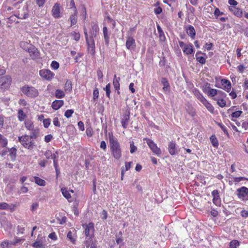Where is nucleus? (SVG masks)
<instances>
[{"instance_id":"obj_41","label":"nucleus","mask_w":248,"mask_h":248,"mask_svg":"<svg viewBox=\"0 0 248 248\" xmlns=\"http://www.w3.org/2000/svg\"><path fill=\"white\" fill-rule=\"evenodd\" d=\"M210 140L213 146L217 147L218 145V141L215 136H212L210 137Z\"/></svg>"},{"instance_id":"obj_5","label":"nucleus","mask_w":248,"mask_h":248,"mask_svg":"<svg viewBox=\"0 0 248 248\" xmlns=\"http://www.w3.org/2000/svg\"><path fill=\"white\" fill-rule=\"evenodd\" d=\"M238 198L242 201H248V188L242 186L236 191Z\"/></svg>"},{"instance_id":"obj_17","label":"nucleus","mask_w":248,"mask_h":248,"mask_svg":"<svg viewBox=\"0 0 248 248\" xmlns=\"http://www.w3.org/2000/svg\"><path fill=\"white\" fill-rule=\"evenodd\" d=\"M221 83L222 86L224 87V89H225L227 92H229L231 89V84L230 82L226 79H222L221 80Z\"/></svg>"},{"instance_id":"obj_61","label":"nucleus","mask_w":248,"mask_h":248,"mask_svg":"<svg viewBox=\"0 0 248 248\" xmlns=\"http://www.w3.org/2000/svg\"><path fill=\"white\" fill-rule=\"evenodd\" d=\"M28 189L27 187L22 186L21 187L20 191H19V194L26 193L28 192Z\"/></svg>"},{"instance_id":"obj_9","label":"nucleus","mask_w":248,"mask_h":248,"mask_svg":"<svg viewBox=\"0 0 248 248\" xmlns=\"http://www.w3.org/2000/svg\"><path fill=\"white\" fill-rule=\"evenodd\" d=\"M40 76L47 80H51L54 76V74L48 69H42L39 71Z\"/></svg>"},{"instance_id":"obj_48","label":"nucleus","mask_w":248,"mask_h":248,"mask_svg":"<svg viewBox=\"0 0 248 248\" xmlns=\"http://www.w3.org/2000/svg\"><path fill=\"white\" fill-rule=\"evenodd\" d=\"M217 125L221 128L222 131L224 132V133L226 135H228V130H227L226 127L223 124H222L221 123H218Z\"/></svg>"},{"instance_id":"obj_45","label":"nucleus","mask_w":248,"mask_h":248,"mask_svg":"<svg viewBox=\"0 0 248 248\" xmlns=\"http://www.w3.org/2000/svg\"><path fill=\"white\" fill-rule=\"evenodd\" d=\"M74 113V110L72 109H68L64 113V116L67 118H69L71 117L72 114Z\"/></svg>"},{"instance_id":"obj_34","label":"nucleus","mask_w":248,"mask_h":248,"mask_svg":"<svg viewBox=\"0 0 248 248\" xmlns=\"http://www.w3.org/2000/svg\"><path fill=\"white\" fill-rule=\"evenodd\" d=\"M34 182L38 185L40 186H45L46 185V182L45 180L40 178L38 177H34Z\"/></svg>"},{"instance_id":"obj_37","label":"nucleus","mask_w":248,"mask_h":248,"mask_svg":"<svg viewBox=\"0 0 248 248\" xmlns=\"http://www.w3.org/2000/svg\"><path fill=\"white\" fill-rule=\"evenodd\" d=\"M70 36L72 38L76 41H78L80 37V35L79 32L76 31H73L71 32Z\"/></svg>"},{"instance_id":"obj_33","label":"nucleus","mask_w":248,"mask_h":248,"mask_svg":"<svg viewBox=\"0 0 248 248\" xmlns=\"http://www.w3.org/2000/svg\"><path fill=\"white\" fill-rule=\"evenodd\" d=\"M77 14H78V12H77V11L75 10V12H74V14L70 16V20L71 24V26L76 24V23H77Z\"/></svg>"},{"instance_id":"obj_40","label":"nucleus","mask_w":248,"mask_h":248,"mask_svg":"<svg viewBox=\"0 0 248 248\" xmlns=\"http://www.w3.org/2000/svg\"><path fill=\"white\" fill-rule=\"evenodd\" d=\"M239 245L238 241L233 240L230 243V248H236Z\"/></svg>"},{"instance_id":"obj_51","label":"nucleus","mask_w":248,"mask_h":248,"mask_svg":"<svg viewBox=\"0 0 248 248\" xmlns=\"http://www.w3.org/2000/svg\"><path fill=\"white\" fill-rule=\"evenodd\" d=\"M99 96V91L97 89L94 90L93 92V99L95 100L98 98Z\"/></svg>"},{"instance_id":"obj_16","label":"nucleus","mask_w":248,"mask_h":248,"mask_svg":"<svg viewBox=\"0 0 248 248\" xmlns=\"http://www.w3.org/2000/svg\"><path fill=\"white\" fill-rule=\"evenodd\" d=\"M64 102L62 100H57L53 102L52 108L55 110H58L63 105Z\"/></svg>"},{"instance_id":"obj_58","label":"nucleus","mask_w":248,"mask_h":248,"mask_svg":"<svg viewBox=\"0 0 248 248\" xmlns=\"http://www.w3.org/2000/svg\"><path fill=\"white\" fill-rule=\"evenodd\" d=\"M52 138L53 137L51 134L47 135L45 137V141L47 143L49 142L51 140Z\"/></svg>"},{"instance_id":"obj_39","label":"nucleus","mask_w":248,"mask_h":248,"mask_svg":"<svg viewBox=\"0 0 248 248\" xmlns=\"http://www.w3.org/2000/svg\"><path fill=\"white\" fill-rule=\"evenodd\" d=\"M7 144V140L1 134H0V146L5 147Z\"/></svg>"},{"instance_id":"obj_32","label":"nucleus","mask_w":248,"mask_h":248,"mask_svg":"<svg viewBox=\"0 0 248 248\" xmlns=\"http://www.w3.org/2000/svg\"><path fill=\"white\" fill-rule=\"evenodd\" d=\"M9 152L10 153L9 155L11 159L12 160H14L16 155V149L15 148L13 147L9 150Z\"/></svg>"},{"instance_id":"obj_30","label":"nucleus","mask_w":248,"mask_h":248,"mask_svg":"<svg viewBox=\"0 0 248 248\" xmlns=\"http://www.w3.org/2000/svg\"><path fill=\"white\" fill-rule=\"evenodd\" d=\"M92 28L93 30V32L91 33V36H93L94 34V36L93 35V38H95L97 35V32L99 31V28L97 24L93 23L92 24Z\"/></svg>"},{"instance_id":"obj_20","label":"nucleus","mask_w":248,"mask_h":248,"mask_svg":"<svg viewBox=\"0 0 248 248\" xmlns=\"http://www.w3.org/2000/svg\"><path fill=\"white\" fill-rule=\"evenodd\" d=\"M211 113L214 112V108L213 106L205 99L201 102Z\"/></svg>"},{"instance_id":"obj_2","label":"nucleus","mask_w":248,"mask_h":248,"mask_svg":"<svg viewBox=\"0 0 248 248\" xmlns=\"http://www.w3.org/2000/svg\"><path fill=\"white\" fill-rule=\"evenodd\" d=\"M18 140L25 148L29 150L32 149L35 146L34 142L31 139L29 136L28 135L19 137Z\"/></svg>"},{"instance_id":"obj_35","label":"nucleus","mask_w":248,"mask_h":248,"mask_svg":"<svg viewBox=\"0 0 248 248\" xmlns=\"http://www.w3.org/2000/svg\"><path fill=\"white\" fill-rule=\"evenodd\" d=\"M214 99L217 101V105L221 108L225 107L226 105V101L223 99H219L217 97L215 98Z\"/></svg>"},{"instance_id":"obj_8","label":"nucleus","mask_w":248,"mask_h":248,"mask_svg":"<svg viewBox=\"0 0 248 248\" xmlns=\"http://www.w3.org/2000/svg\"><path fill=\"white\" fill-rule=\"evenodd\" d=\"M93 38V36H90L88 40L86 41L88 47V51L91 55H93L95 54V42Z\"/></svg>"},{"instance_id":"obj_18","label":"nucleus","mask_w":248,"mask_h":248,"mask_svg":"<svg viewBox=\"0 0 248 248\" xmlns=\"http://www.w3.org/2000/svg\"><path fill=\"white\" fill-rule=\"evenodd\" d=\"M183 52L186 55L191 54L194 52L193 46L191 44L186 46L183 49Z\"/></svg>"},{"instance_id":"obj_54","label":"nucleus","mask_w":248,"mask_h":248,"mask_svg":"<svg viewBox=\"0 0 248 248\" xmlns=\"http://www.w3.org/2000/svg\"><path fill=\"white\" fill-rule=\"evenodd\" d=\"M9 242L8 241H3L0 243V246L2 248H8Z\"/></svg>"},{"instance_id":"obj_46","label":"nucleus","mask_w":248,"mask_h":248,"mask_svg":"<svg viewBox=\"0 0 248 248\" xmlns=\"http://www.w3.org/2000/svg\"><path fill=\"white\" fill-rule=\"evenodd\" d=\"M67 237L72 243L74 244L75 243L76 240L73 238L72 232L71 231L68 232Z\"/></svg>"},{"instance_id":"obj_13","label":"nucleus","mask_w":248,"mask_h":248,"mask_svg":"<svg viewBox=\"0 0 248 248\" xmlns=\"http://www.w3.org/2000/svg\"><path fill=\"white\" fill-rule=\"evenodd\" d=\"M130 118V113L128 111L125 115L123 116L121 120V123L123 127L124 128H126L128 124V122Z\"/></svg>"},{"instance_id":"obj_12","label":"nucleus","mask_w":248,"mask_h":248,"mask_svg":"<svg viewBox=\"0 0 248 248\" xmlns=\"http://www.w3.org/2000/svg\"><path fill=\"white\" fill-rule=\"evenodd\" d=\"M185 28L187 35L192 39H194L196 35V31L193 26L190 25H188L185 27Z\"/></svg>"},{"instance_id":"obj_63","label":"nucleus","mask_w":248,"mask_h":248,"mask_svg":"<svg viewBox=\"0 0 248 248\" xmlns=\"http://www.w3.org/2000/svg\"><path fill=\"white\" fill-rule=\"evenodd\" d=\"M223 14V12H220L218 8H216L214 12V14L216 16H219L222 15Z\"/></svg>"},{"instance_id":"obj_19","label":"nucleus","mask_w":248,"mask_h":248,"mask_svg":"<svg viewBox=\"0 0 248 248\" xmlns=\"http://www.w3.org/2000/svg\"><path fill=\"white\" fill-rule=\"evenodd\" d=\"M64 92L67 93H71L72 90V82L67 79L65 82L64 86Z\"/></svg>"},{"instance_id":"obj_14","label":"nucleus","mask_w":248,"mask_h":248,"mask_svg":"<svg viewBox=\"0 0 248 248\" xmlns=\"http://www.w3.org/2000/svg\"><path fill=\"white\" fill-rule=\"evenodd\" d=\"M52 14L55 18L60 17V5L58 3H55L52 9Z\"/></svg>"},{"instance_id":"obj_64","label":"nucleus","mask_w":248,"mask_h":248,"mask_svg":"<svg viewBox=\"0 0 248 248\" xmlns=\"http://www.w3.org/2000/svg\"><path fill=\"white\" fill-rule=\"evenodd\" d=\"M101 216H102V218L103 219H107V217H108V213H107V212L105 210H103L102 212H101Z\"/></svg>"},{"instance_id":"obj_60","label":"nucleus","mask_w":248,"mask_h":248,"mask_svg":"<svg viewBox=\"0 0 248 248\" xmlns=\"http://www.w3.org/2000/svg\"><path fill=\"white\" fill-rule=\"evenodd\" d=\"M46 0H36V3L39 7H42L44 4Z\"/></svg>"},{"instance_id":"obj_38","label":"nucleus","mask_w":248,"mask_h":248,"mask_svg":"<svg viewBox=\"0 0 248 248\" xmlns=\"http://www.w3.org/2000/svg\"><path fill=\"white\" fill-rule=\"evenodd\" d=\"M61 190L63 196L65 198H66L67 199H69L70 198H71L70 194L65 188H62Z\"/></svg>"},{"instance_id":"obj_31","label":"nucleus","mask_w":248,"mask_h":248,"mask_svg":"<svg viewBox=\"0 0 248 248\" xmlns=\"http://www.w3.org/2000/svg\"><path fill=\"white\" fill-rule=\"evenodd\" d=\"M55 97L57 98L61 99L64 97V92L60 89H57L55 93Z\"/></svg>"},{"instance_id":"obj_36","label":"nucleus","mask_w":248,"mask_h":248,"mask_svg":"<svg viewBox=\"0 0 248 248\" xmlns=\"http://www.w3.org/2000/svg\"><path fill=\"white\" fill-rule=\"evenodd\" d=\"M26 117V115L22 109H19L18 111V118L21 122L23 121Z\"/></svg>"},{"instance_id":"obj_29","label":"nucleus","mask_w":248,"mask_h":248,"mask_svg":"<svg viewBox=\"0 0 248 248\" xmlns=\"http://www.w3.org/2000/svg\"><path fill=\"white\" fill-rule=\"evenodd\" d=\"M219 93H221L220 92V90H218L215 89H210L207 92V94L209 96L211 97L215 96L219 94Z\"/></svg>"},{"instance_id":"obj_55","label":"nucleus","mask_w":248,"mask_h":248,"mask_svg":"<svg viewBox=\"0 0 248 248\" xmlns=\"http://www.w3.org/2000/svg\"><path fill=\"white\" fill-rule=\"evenodd\" d=\"M241 216L244 218H246L248 217V211H246L245 210H242L241 212Z\"/></svg>"},{"instance_id":"obj_6","label":"nucleus","mask_w":248,"mask_h":248,"mask_svg":"<svg viewBox=\"0 0 248 248\" xmlns=\"http://www.w3.org/2000/svg\"><path fill=\"white\" fill-rule=\"evenodd\" d=\"M83 227L85 229L84 232L86 237H89V239L92 238L94 236V224L90 222L88 224H83Z\"/></svg>"},{"instance_id":"obj_7","label":"nucleus","mask_w":248,"mask_h":248,"mask_svg":"<svg viewBox=\"0 0 248 248\" xmlns=\"http://www.w3.org/2000/svg\"><path fill=\"white\" fill-rule=\"evenodd\" d=\"M11 83V78L10 76L0 77V88L7 89L9 88Z\"/></svg>"},{"instance_id":"obj_11","label":"nucleus","mask_w":248,"mask_h":248,"mask_svg":"<svg viewBox=\"0 0 248 248\" xmlns=\"http://www.w3.org/2000/svg\"><path fill=\"white\" fill-rule=\"evenodd\" d=\"M212 196H213V202L216 205H219L221 203V200L219 197L218 191L214 190L212 192Z\"/></svg>"},{"instance_id":"obj_42","label":"nucleus","mask_w":248,"mask_h":248,"mask_svg":"<svg viewBox=\"0 0 248 248\" xmlns=\"http://www.w3.org/2000/svg\"><path fill=\"white\" fill-rule=\"evenodd\" d=\"M104 90L106 91V95L108 97H109V96H110V84L108 83V84L106 86V87L104 88Z\"/></svg>"},{"instance_id":"obj_25","label":"nucleus","mask_w":248,"mask_h":248,"mask_svg":"<svg viewBox=\"0 0 248 248\" xmlns=\"http://www.w3.org/2000/svg\"><path fill=\"white\" fill-rule=\"evenodd\" d=\"M193 93L194 95L196 96L197 99L200 101L201 102H202L203 100L205 99L203 95L200 93L199 90L197 89H195L193 91Z\"/></svg>"},{"instance_id":"obj_56","label":"nucleus","mask_w":248,"mask_h":248,"mask_svg":"<svg viewBox=\"0 0 248 248\" xmlns=\"http://www.w3.org/2000/svg\"><path fill=\"white\" fill-rule=\"evenodd\" d=\"M32 246L34 248H41L42 247V244L40 241H36L33 243Z\"/></svg>"},{"instance_id":"obj_62","label":"nucleus","mask_w":248,"mask_h":248,"mask_svg":"<svg viewBox=\"0 0 248 248\" xmlns=\"http://www.w3.org/2000/svg\"><path fill=\"white\" fill-rule=\"evenodd\" d=\"M159 39L161 41L164 42L166 40L164 32L159 33Z\"/></svg>"},{"instance_id":"obj_23","label":"nucleus","mask_w":248,"mask_h":248,"mask_svg":"<svg viewBox=\"0 0 248 248\" xmlns=\"http://www.w3.org/2000/svg\"><path fill=\"white\" fill-rule=\"evenodd\" d=\"M230 10L233 13L234 15L237 17H242L243 16V12L241 9H238L235 7L230 8Z\"/></svg>"},{"instance_id":"obj_47","label":"nucleus","mask_w":248,"mask_h":248,"mask_svg":"<svg viewBox=\"0 0 248 248\" xmlns=\"http://www.w3.org/2000/svg\"><path fill=\"white\" fill-rule=\"evenodd\" d=\"M9 205L6 202L0 203V210H6L8 209Z\"/></svg>"},{"instance_id":"obj_15","label":"nucleus","mask_w":248,"mask_h":248,"mask_svg":"<svg viewBox=\"0 0 248 248\" xmlns=\"http://www.w3.org/2000/svg\"><path fill=\"white\" fill-rule=\"evenodd\" d=\"M28 51L30 54V56L32 57V59H35L37 58L38 56V51L37 49L34 47L33 46H31L29 47H27Z\"/></svg>"},{"instance_id":"obj_57","label":"nucleus","mask_w":248,"mask_h":248,"mask_svg":"<svg viewBox=\"0 0 248 248\" xmlns=\"http://www.w3.org/2000/svg\"><path fill=\"white\" fill-rule=\"evenodd\" d=\"M52 153L50 150H47L46 151L45 153V155L46 156L47 159H51V157L52 156Z\"/></svg>"},{"instance_id":"obj_50","label":"nucleus","mask_w":248,"mask_h":248,"mask_svg":"<svg viewBox=\"0 0 248 248\" xmlns=\"http://www.w3.org/2000/svg\"><path fill=\"white\" fill-rule=\"evenodd\" d=\"M53 124L57 127H60L61 126L60 123L59 121V119L57 117H55L53 120Z\"/></svg>"},{"instance_id":"obj_1","label":"nucleus","mask_w":248,"mask_h":248,"mask_svg":"<svg viewBox=\"0 0 248 248\" xmlns=\"http://www.w3.org/2000/svg\"><path fill=\"white\" fill-rule=\"evenodd\" d=\"M108 136L111 154L114 158L118 160L122 156L120 145L117 138L113 136L112 133L109 132Z\"/></svg>"},{"instance_id":"obj_22","label":"nucleus","mask_w":248,"mask_h":248,"mask_svg":"<svg viewBox=\"0 0 248 248\" xmlns=\"http://www.w3.org/2000/svg\"><path fill=\"white\" fill-rule=\"evenodd\" d=\"M103 31L106 45L108 46L109 42V35L108 33V29L106 26L103 27Z\"/></svg>"},{"instance_id":"obj_43","label":"nucleus","mask_w":248,"mask_h":248,"mask_svg":"<svg viewBox=\"0 0 248 248\" xmlns=\"http://www.w3.org/2000/svg\"><path fill=\"white\" fill-rule=\"evenodd\" d=\"M51 67L54 70H57L59 67V63L57 62L53 61L51 62Z\"/></svg>"},{"instance_id":"obj_53","label":"nucleus","mask_w":248,"mask_h":248,"mask_svg":"<svg viewBox=\"0 0 248 248\" xmlns=\"http://www.w3.org/2000/svg\"><path fill=\"white\" fill-rule=\"evenodd\" d=\"M197 60L201 64H204L206 62L205 59L202 56L197 57Z\"/></svg>"},{"instance_id":"obj_21","label":"nucleus","mask_w":248,"mask_h":248,"mask_svg":"<svg viewBox=\"0 0 248 248\" xmlns=\"http://www.w3.org/2000/svg\"><path fill=\"white\" fill-rule=\"evenodd\" d=\"M161 83L163 85V90L167 92L170 90V85L166 78H162L161 79Z\"/></svg>"},{"instance_id":"obj_24","label":"nucleus","mask_w":248,"mask_h":248,"mask_svg":"<svg viewBox=\"0 0 248 248\" xmlns=\"http://www.w3.org/2000/svg\"><path fill=\"white\" fill-rule=\"evenodd\" d=\"M24 124L26 129L29 131H31L35 128L34 127L33 122L31 120H26L24 122Z\"/></svg>"},{"instance_id":"obj_27","label":"nucleus","mask_w":248,"mask_h":248,"mask_svg":"<svg viewBox=\"0 0 248 248\" xmlns=\"http://www.w3.org/2000/svg\"><path fill=\"white\" fill-rule=\"evenodd\" d=\"M30 131L31 134L29 136L31 140L35 139L38 137L39 134V129L38 128H35Z\"/></svg>"},{"instance_id":"obj_44","label":"nucleus","mask_w":248,"mask_h":248,"mask_svg":"<svg viewBox=\"0 0 248 248\" xmlns=\"http://www.w3.org/2000/svg\"><path fill=\"white\" fill-rule=\"evenodd\" d=\"M242 113L243 112L241 110L236 111L232 114V118H238Z\"/></svg>"},{"instance_id":"obj_52","label":"nucleus","mask_w":248,"mask_h":248,"mask_svg":"<svg viewBox=\"0 0 248 248\" xmlns=\"http://www.w3.org/2000/svg\"><path fill=\"white\" fill-rule=\"evenodd\" d=\"M93 240L92 238L89 239V237H87V240L84 242V244L86 247L89 248L90 245L92 244Z\"/></svg>"},{"instance_id":"obj_49","label":"nucleus","mask_w":248,"mask_h":248,"mask_svg":"<svg viewBox=\"0 0 248 248\" xmlns=\"http://www.w3.org/2000/svg\"><path fill=\"white\" fill-rule=\"evenodd\" d=\"M51 120L50 119H46L44 120L43 121V124L45 128H47L50 124Z\"/></svg>"},{"instance_id":"obj_59","label":"nucleus","mask_w":248,"mask_h":248,"mask_svg":"<svg viewBox=\"0 0 248 248\" xmlns=\"http://www.w3.org/2000/svg\"><path fill=\"white\" fill-rule=\"evenodd\" d=\"M39 206V204L37 202H35L32 203V204L31 206V210L32 211H34L36 210Z\"/></svg>"},{"instance_id":"obj_26","label":"nucleus","mask_w":248,"mask_h":248,"mask_svg":"<svg viewBox=\"0 0 248 248\" xmlns=\"http://www.w3.org/2000/svg\"><path fill=\"white\" fill-rule=\"evenodd\" d=\"M120 78L117 77L116 75H115L113 80V84L114 87V88L116 90H119L120 89Z\"/></svg>"},{"instance_id":"obj_3","label":"nucleus","mask_w":248,"mask_h":248,"mask_svg":"<svg viewBox=\"0 0 248 248\" xmlns=\"http://www.w3.org/2000/svg\"><path fill=\"white\" fill-rule=\"evenodd\" d=\"M21 91L23 93L30 97H35L38 95L39 93L38 90L34 87L25 85L21 88Z\"/></svg>"},{"instance_id":"obj_28","label":"nucleus","mask_w":248,"mask_h":248,"mask_svg":"<svg viewBox=\"0 0 248 248\" xmlns=\"http://www.w3.org/2000/svg\"><path fill=\"white\" fill-rule=\"evenodd\" d=\"M169 152L171 155L175 154V144L173 142H170L169 144Z\"/></svg>"},{"instance_id":"obj_10","label":"nucleus","mask_w":248,"mask_h":248,"mask_svg":"<svg viewBox=\"0 0 248 248\" xmlns=\"http://www.w3.org/2000/svg\"><path fill=\"white\" fill-rule=\"evenodd\" d=\"M125 46L128 50H133L136 47L135 39L131 36L127 37Z\"/></svg>"},{"instance_id":"obj_4","label":"nucleus","mask_w":248,"mask_h":248,"mask_svg":"<svg viewBox=\"0 0 248 248\" xmlns=\"http://www.w3.org/2000/svg\"><path fill=\"white\" fill-rule=\"evenodd\" d=\"M145 140H146L147 145L153 153L157 156H160L162 152L160 149L157 147L156 144L152 140L149 139H146Z\"/></svg>"}]
</instances>
